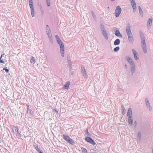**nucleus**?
I'll use <instances>...</instances> for the list:
<instances>
[{
	"mask_svg": "<svg viewBox=\"0 0 153 153\" xmlns=\"http://www.w3.org/2000/svg\"><path fill=\"white\" fill-rule=\"evenodd\" d=\"M128 37L129 42L131 43H132L133 42L134 40L133 35L128 36Z\"/></svg>",
	"mask_w": 153,
	"mask_h": 153,
	"instance_id": "15",
	"label": "nucleus"
},
{
	"mask_svg": "<svg viewBox=\"0 0 153 153\" xmlns=\"http://www.w3.org/2000/svg\"><path fill=\"white\" fill-rule=\"evenodd\" d=\"M85 67L84 66H82L81 67V71L82 73L85 72Z\"/></svg>",
	"mask_w": 153,
	"mask_h": 153,
	"instance_id": "29",
	"label": "nucleus"
},
{
	"mask_svg": "<svg viewBox=\"0 0 153 153\" xmlns=\"http://www.w3.org/2000/svg\"><path fill=\"white\" fill-rule=\"evenodd\" d=\"M126 32L128 36L133 35L131 30V27L129 24H128L126 27Z\"/></svg>",
	"mask_w": 153,
	"mask_h": 153,
	"instance_id": "4",
	"label": "nucleus"
},
{
	"mask_svg": "<svg viewBox=\"0 0 153 153\" xmlns=\"http://www.w3.org/2000/svg\"><path fill=\"white\" fill-rule=\"evenodd\" d=\"M141 9H141V8L140 7V6H139V7H138V10H141Z\"/></svg>",
	"mask_w": 153,
	"mask_h": 153,
	"instance_id": "45",
	"label": "nucleus"
},
{
	"mask_svg": "<svg viewBox=\"0 0 153 153\" xmlns=\"http://www.w3.org/2000/svg\"><path fill=\"white\" fill-rule=\"evenodd\" d=\"M141 138V136L140 133V132H139L137 134V138L138 139H139V140H140Z\"/></svg>",
	"mask_w": 153,
	"mask_h": 153,
	"instance_id": "32",
	"label": "nucleus"
},
{
	"mask_svg": "<svg viewBox=\"0 0 153 153\" xmlns=\"http://www.w3.org/2000/svg\"><path fill=\"white\" fill-rule=\"evenodd\" d=\"M46 33L48 35V37L49 39H50V38L52 37V35L51 34V30H50V28L49 27V26L47 25L46 26Z\"/></svg>",
	"mask_w": 153,
	"mask_h": 153,
	"instance_id": "5",
	"label": "nucleus"
},
{
	"mask_svg": "<svg viewBox=\"0 0 153 153\" xmlns=\"http://www.w3.org/2000/svg\"><path fill=\"white\" fill-rule=\"evenodd\" d=\"M63 137L64 140L68 143L73 145L74 144V142L66 134H63Z\"/></svg>",
	"mask_w": 153,
	"mask_h": 153,
	"instance_id": "2",
	"label": "nucleus"
},
{
	"mask_svg": "<svg viewBox=\"0 0 153 153\" xmlns=\"http://www.w3.org/2000/svg\"><path fill=\"white\" fill-rule=\"evenodd\" d=\"M148 108L150 111H151L152 110V108L150 106L148 107Z\"/></svg>",
	"mask_w": 153,
	"mask_h": 153,
	"instance_id": "41",
	"label": "nucleus"
},
{
	"mask_svg": "<svg viewBox=\"0 0 153 153\" xmlns=\"http://www.w3.org/2000/svg\"><path fill=\"white\" fill-rule=\"evenodd\" d=\"M82 74H83V76L85 78H88V75H87V74L86 72V71H85V72H83L82 73Z\"/></svg>",
	"mask_w": 153,
	"mask_h": 153,
	"instance_id": "27",
	"label": "nucleus"
},
{
	"mask_svg": "<svg viewBox=\"0 0 153 153\" xmlns=\"http://www.w3.org/2000/svg\"><path fill=\"white\" fill-rule=\"evenodd\" d=\"M121 8L120 6H117L116 7L114 12L115 16L117 17H119L121 13Z\"/></svg>",
	"mask_w": 153,
	"mask_h": 153,
	"instance_id": "3",
	"label": "nucleus"
},
{
	"mask_svg": "<svg viewBox=\"0 0 153 153\" xmlns=\"http://www.w3.org/2000/svg\"><path fill=\"white\" fill-rule=\"evenodd\" d=\"M114 31L115 34L116 36L120 38H122V34H120L119 30L118 28H115L114 29Z\"/></svg>",
	"mask_w": 153,
	"mask_h": 153,
	"instance_id": "8",
	"label": "nucleus"
},
{
	"mask_svg": "<svg viewBox=\"0 0 153 153\" xmlns=\"http://www.w3.org/2000/svg\"><path fill=\"white\" fill-rule=\"evenodd\" d=\"M132 111L131 109L130 108H129L127 113V116L128 118H131V117H132Z\"/></svg>",
	"mask_w": 153,
	"mask_h": 153,
	"instance_id": "17",
	"label": "nucleus"
},
{
	"mask_svg": "<svg viewBox=\"0 0 153 153\" xmlns=\"http://www.w3.org/2000/svg\"><path fill=\"white\" fill-rule=\"evenodd\" d=\"M128 122L130 125L131 126H132L133 124V120L132 118V117H131V118H128Z\"/></svg>",
	"mask_w": 153,
	"mask_h": 153,
	"instance_id": "21",
	"label": "nucleus"
},
{
	"mask_svg": "<svg viewBox=\"0 0 153 153\" xmlns=\"http://www.w3.org/2000/svg\"><path fill=\"white\" fill-rule=\"evenodd\" d=\"M137 124V123L136 121H135L134 122V125L135 127H136V126Z\"/></svg>",
	"mask_w": 153,
	"mask_h": 153,
	"instance_id": "43",
	"label": "nucleus"
},
{
	"mask_svg": "<svg viewBox=\"0 0 153 153\" xmlns=\"http://www.w3.org/2000/svg\"><path fill=\"white\" fill-rule=\"evenodd\" d=\"M102 34L104 36L105 38L106 39H108V33H107L106 31H105L104 32L102 33Z\"/></svg>",
	"mask_w": 153,
	"mask_h": 153,
	"instance_id": "18",
	"label": "nucleus"
},
{
	"mask_svg": "<svg viewBox=\"0 0 153 153\" xmlns=\"http://www.w3.org/2000/svg\"><path fill=\"white\" fill-rule=\"evenodd\" d=\"M68 61H70V60H69V59H68Z\"/></svg>",
	"mask_w": 153,
	"mask_h": 153,
	"instance_id": "52",
	"label": "nucleus"
},
{
	"mask_svg": "<svg viewBox=\"0 0 153 153\" xmlns=\"http://www.w3.org/2000/svg\"><path fill=\"white\" fill-rule=\"evenodd\" d=\"M81 150L82 153H87V151L85 148L82 147Z\"/></svg>",
	"mask_w": 153,
	"mask_h": 153,
	"instance_id": "25",
	"label": "nucleus"
},
{
	"mask_svg": "<svg viewBox=\"0 0 153 153\" xmlns=\"http://www.w3.org/2000/svg\"><path fill=\"white\" fill-rule=\"evenodd\" d=\"M47 6L49 7L50 6L51 4V0H46Z\"/></svg>",
	"mask_w": 153,
	"mask_h": 153,
	"instance_id": "28",
	"label": "nucleus"
},
{
	"mask_svg": "<svg viewBox=\"0 0 153 153\" xmlns=\"http://www.w3.org/2000/svg\"><path fill=\"white\" fill-rule=\"evenodd\" d=\"M70 84V82H67L66 84L63 86V87L65 89H68L69 87Z\"/></svg>",
	"mask_w": 153,
	"mask_h": 153,
	"instance_id": "19",
	"label": "nucleus"
},
{
	"mask_svg": "<svg viewBox=\"0 0 153 153\" xmlns=\"http://www.w3.org/2000/svg\"><path fill=\"white\" fill-rule=\"evenodd\" d=\"M145 100L146 102V105L147 108H148V107L150 106V103L147 99H146Z\"/></svg>",
	"mask_w": 153,
	"mask_h": 153,
	"instance_id": "23",
	"label": "nucleus"
},
{
	"mask_svg": "<svg viewBox=\"0 0 153 153\" xmlns=\"http://www.w3.org/2000/svg\"><path fill=\"white\" fill-rule=\"evenodd\" d=\"M33 146L34 147L35 149L39 152L41 150H40V149L38 148V146L37 144H35L33 145Z\"/></svg>",
	"mask_w": 153,
	"mask_h": 153,
	"instance_id": "22",
	"label": "nucleus"
},
{
	"mask_svg": "<svg viewBox=\"0 0 153 153\" xmlns=\"http://www.w3.org/2000/svg\"><path fill=\"white\" fill-rule=\"evenodd\" d=\"M112 1H114V0H111Z\"/></svg>",
	"mask_w": 153,
	"mask_h": 153,
	"instance_id": "51",
	"label": "nucleus"
},
{
	"mask_svg": "<svg viewBox=\"0 0 153 153\" xmlns=\"http://www.w3.org/2000/svg\"><path fill=\"white\" fill-rule=\"evenodd\" d=\"M31 10V14L32 17L34 16V9H32Z\"/></svg>",
	"mask_w": 153,
	"mask_h": 153,
	"instance_id": "34",
	"label": "nucleus"
},
{
	"mask_svg": "<svg viewBox=\"0 0 153 153\" xmlns=\"http://www.w3.org/2000/svg\"><path fill=\"white\" fill-rule=\"evenodd\" d=\"M131 75H133L135 71V65L133 64L131 66Z\"/></svg>",
	"mask_w": 153,
	"mask_h": 153,
	"instance_id": "13",
	"label": "nucleus"
},
{
	"mask_svg": "<svg viewBox=\"0 0 153 153\" xmlns=\"http://www.w3.org/2000/svg\"><path fill=\"white\" fill-rule=\"evenodd\" d=\"M35 59L33 57H32L31 59H30V62L32 63H34L35 62Z\"/></svg>",
	"mask_w": 153,
	"mask_h": 153,
	"instance_id": "26",
	"label": "nucleus"
},
{
	"mask_svg": "<svg viewBox=\"0 0 153 153\" xmlns=\"http://www.w3.org/2000/svg\"><path fill=\"white\" fill-rule=\"evenodd\" d=\"M125 67L126 68H127V66L125 64Z\"/></svg>",
	"mask_w": 153,
	"mask_h": 153,
	"instance_id": "48",
	"label": "nucleus"
},
{
	"mask_svg": "<svg viewBox=\"0 0 153 153\" xmlns=\"http://www.w3.org/2000/svg\"><path fill=\"white\" fill-rule=\"evenodd\" d=\"M29 4H30V3L33 4V0H29Z\"/></svg>",
	"mask_w": 153,
	"mask_h": 153,
	"instance_id": "42",
	"label": "nucleus"
},
{
	"mask_svg": "<svg viewBox=\"0 0 153 153\" xmlns=\"http://www.w3.org/2000/svg\"><path fill=\"white\" fill-rule=\"evenodd\" d=\"M39 153H44L42 150H41L40 152H39Z\"/></svg>",
	"mask_w": 153,
	"mask_h": 153,
	"instance_id": "47",
	"label": "nucleus"
},
{
	"mask_svg": "<svg viewBox=\"0 0 153 153\" xmlns=\"http://www.w3.org/2000/svg\"><path fill=\"white\" fill-rule=\"evenodd\" d=\"M3 70H5V71L7 72H9V70L8 69H6L5 68H4L3 69Z\"/></svg>",
	"mask_w": 153,
	"mask_h": 153,
	"instance_id": "40",
	"label": "nucleus"
},
{
	"mask_svg": "<svg viewBox=\"0 0 153 153\" xmlns=\"http://www.w3.org/2000/svg\"><path fill=\"white\" fill-rule=\"evenodd\" d=\"M126 60L130 64L131 66L133 64L134 65V62L132 60L131 58L129 57H127L126 58Z\"/></svg>",
	"mask_w": 153,
	"mask_h": 153,
	"instance_id": "12",
	"label": "nucleus"
},
{
	"mask_svg": "<svg viewBox=\"0 0 153 153\" xmlns=\"http://www.w3.org/2000/svg\"><path fill=\"white\" fill-rule=\"evenodd\" d=\"M100 29L102 31V33L106 31L104 27V26L102 25H101Z\"/></svg>",
	"mask_w": 153,
	"mask_h": 153,
	"instance_id": "24",
	"label": "nucleus"
},
{
	"mask_svg": "<svg viewBox=\"0 0 153 153\" xmlns=\"http://www.w3.org/2000/svg\"><path fill=\"white\" fill-rule=\"evenodd\" d=\"M4 53L2 54L0 57V62L2 63H4V61H3L2 59H1V58L2 57V56L4 55Z\"/></svg>",
	"mask_w": 153,
	"mask_h": 153,
	"instance_id": "31",
	"label": "nucleus"
},
{
	"mask_svg": "<svg viewBox=\"0 0 153 153\" xmlns=\"http://www.w3.org/2000/svg\"><path fill=\"white\" fill-rule=\"evenodd\" d=\"M152 153H153V148H152Z\"/></svg>",
	"mask_w": 153,
	"mask_h": 153,
	"instance_id": "50",
	"label": "nucleus"
},
{
	"mask_svg": "<svg viewBox=\"0 0 153 153\" xmlns=\"http://www.w3.org/2000/svg\"><path fill=\"white\" fill-rule=\"evenodd\" d=\"M32 112V111L29 109L28 108H27V112L28 114H31Z\"/></svg>",
	"mask_w": 153,
	"mask_h": 153,
	"instance_id": "33",
	"label": "nucleus"
},
{
	"mask_svg": "<svg viewBox=\"0 0 153 153\" xmlns=\"http://www.w3.org/2000/svg\"><path fill=\"white\" fill-rule=\"evenodd\" d=\"M91 13H92V15L94 19H95V15L93 11H92Z\"/></svg>",
	"mask_w": 153,
	"mask_h": 153,
	"instance_id": "38",
	"label": "nucleus"
},
{
	"mask_svg": "<svg viewBox=\"0 0 153 153\" xmlns=\"http://www.w3.org/2000/svg\"><path fill=\"white\" fill-rule=\"evenodd\" d=\"M55 37L56 39L57 43L59 45L60 47L61 46V45L62 44L63 45H64L58 35H56Z\"/></svg>",
	"mask_w": 153,
	"mask_h": 153,
	"instance_id": "11",
	"label": "nucleus"
},
{
	"mask_svg": "<svg viewBox=\"0 0 153 153\" xmlns=\"http://www.w3.org/2000/svg\"><path fill=\"white\" fill-rule=\"evenodd\" d=\"M85 140L90 143H91L93 145H95L96 144L94 141L91 138L87 137H85Z\"/></svg>",
	"mask_w": 153,
	"mask_h": 153,
	"instance_id": "7",
	"label": "nucleus"
},
{
	"mask_svg": "<svg viewBox=\"0 0 153 153\" xmlns=\"http://www.w3.org/2000/svg\"><path fill=\"white\" fill-rule=\"evenodd\" d=\"M60 51L61 55L62 56L64 57V45L62 44L61 45L60 47Z\"/></svg>",
	"mask_w": 153,
	"mask_h": 153,
	"instance_id": "10",
	"label": "nucleus"
},
{
	"mask_svg": "<svg viewBox=\"0 0 153 153\" xmlns=\"http://www.w3.org/2000/svg\"><path fill=\"white\" fill-rule=\"evenodd\" d=\"M140 36L141 39V45L143 50L145 53H146L147 46L145 41V38L143 33L140 32Z\"/></svg>",
	"mask_w": 153,
	"mask_h": 153,
	"instance_id": "1",
	"label": "nucleus"
},
{
	"mask_svg": "<svg viewBox=\"0 0 153 153\" xmlns=\"http://www.w3.org/2000/svg\"><path fill=\"white\" fill-rule=\"evenodd\" d=\"M152 22V19H149L147 23V27L149 28L151 26Z\"/></svg>",
	"mask_w": 153,
	"mask_h": 153,
	"instance_id": "16",
	"label": "nucleus"
},
{
	"mask_svg": "<svg viewBox=\"0 0 153 153\" xmlns=\"http://www.w3.org/2000/svg\"><path fill=\"white\" fill-rule=\"evenodd\" d=\"M50 39V41L51 42H53V41H52V39L51 38H51H50V39Z\"/></svg>",
	"mask_w": 153,
	"mask_h": 153,
	"instance_id": "46",
	"label": "nucleus"
},
{
	"mask_svg": "<svg viewBox=\"0 0 153 153\" xmlns=\"http://www.w3.org/2000/svg\"><path fill=\"white\" fill-rule=\"evenodd\" d=\"M139 13L140 15H142V16H143V11L142 9L140 10H139Z\"/></svg>",
	"mask_w": 153,
	"mask_h": 153,
	"instance_id": "37",
	"label": "nucleus"
},
{
	"mask_svg": "<svg viewBox=\"0 0 153 153\" xmlns=\"http://www.w3.org/2000/svg\"><path fill=\"white\" fill-rule=\"evenodd\" d=\"M71 73V75H73V74H74V73L73 72V73Z\"/></svg>",
	"mask_w": 153,
	"mask_h": 153,
	"instance_id": "49",
	"label": "nucleus"
},
{
	"mask_svg": "<svg viewBox=\"0 0 153 153\" xmlns=\"http://www.w3.org/2000/svg\"><path fill=\"white\" fill-rule=\"evenodd\" d=\"M129 1H130L131 3H132V2L135 1L134 0H129Z\"/></svg>",
	"mask_w": 153,
	"mask_h": 153,
	"instance_id": "44",
	"label": "nucleus"
},
{
	"mask_svg": "<svg viewBox=\"0 0 153 153\" xmlns=\"http://www.w3.org/2000/svg\"><path fill=\"white\" fill-rule=\"evenodd\" d=\"M120 42V40L119 39H116L114 42V44L115 45H119Z\"/></svg>",
	"mask_w": 153,
	"mask_h": 153,
	"instance_id": "20",
	"label": "nucleus"
},
{
	"mask_svg": "<svg viewBox=\"0 0 153 153\" xmlns=\"http://www.w3.org/2000/svg\"><path fill=\"white\" fill-rule=\"evenodd\" d=\"M120 50V47L118 46L117 47L114 48V51L115 52H117Z\"/></svg>",
	"mask_w": 153,
	"mask_h": 153,
	"instance_id": "30",
	"label": "nucleus"
},
{
	"mask_svg": "<svg viewBox=\"0 0 153 153\" xmlns=\"http://www.w3.org/2000/svg\"><path fill=\"white\" fill-rule=\"evenodd\" d=\"M125 111V108L124 106H122V114H124V111Z\"/></svg>",
	"mask_w": 153,
	"mask_h": 153,
	"instance_id": "36",
	"label": "nucleus"
},
{
	"mask_svg": "<svg viewBox=\"0 0 153 153\" xmlns=\"http://www.w3.org/2000/svg\"><path fill=\"white\" fill-rule=\"evenodd\" d=\"M131 4L133 9V11L134 12L136 10L137 8L136 3L135 1H134L132 2V3L131 2Z\"/></svg>",
	"mask_w": 153,
	"mask_h": 153,
	"instance_id": "14",
	"label": "nucleus"
},
{
	"mask_svg": "<svg viewBox=\"0 0 153 153\" xmlns=\"http://www.w3.org/2000/svg\"><path fill=\"white\" fill-rule=\"evenodd\" d=\"M30 7L31 9V10L32 9H34L33 5V3H30L29 4Z\"/></svg>",
	"mask_w": 153,
	"mask_h": 153,
	"instance_id": "35",
	"label": "nucleus"
},
{
	"mask_svg": "<svg viewBox=\"0 0 153 153\" xmlns=\"http://www.w3.org/2000/svg\"><path fill=\"white\" fill-rule=\"evenodd\" d=\"M132 53H133V54L134 56V59L136 60H137L138 59V55L137 53V52H136V50L134 49H133L132 50Z\"/></svg>",
	"mask_w": 153,
	"mask_h": 153,
	"instance_id": "9",
	"label": "nucleus"
},
{
	"mask_svg": "<svg viewBox=\"0 0 153 153\" xmlns=\"http://www.w3.org/2000/svg\"><path fill=\"white\" fill-rule=\"evenodd\" d=\"M85 134L87 136L88 135V129H87L85 131Z\"/></svg>",
	"mask_w": 153,
	"mask_h": 153,
	"instance_id": "39",
	"label": "nucleus"
},
{
	"mask_svg": "<svg viewBox=\"0 0 153 153\" xmlns=\"http://www.w3.org/2000/svg\"><path fill=\"white\" fill-rule=\"evenodd\" d=\"M13 131L14 133L15 131L17 132L16 133V135L19 137H21V136L20 133L19 132L18 130L19 129L17 127L14 126L13 128H12Z\"/></svg>",
	"mask_w": 153,
	"mask_h": 153,
	"instance_id": "6",
	"label": "nucleus"
}]
</instances>
